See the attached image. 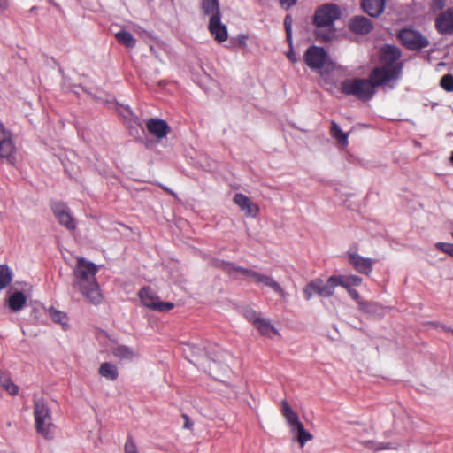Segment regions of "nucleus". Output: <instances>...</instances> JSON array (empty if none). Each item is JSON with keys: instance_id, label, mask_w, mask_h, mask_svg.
Returning <instances> with one entry per match:
<instances>
[{"instance_id": "nucleus-24", "label": "nucleus", "mask_w": 453, "mask_h": 453, "mask_svg": "<svg viewBox=\"0 0 453 453\" xmlns=\"http://www.w3.org/2000/svg\"><path fill=\"white\" fill-rule=\"evenodd\" d=\"M27 302V297L20 291H16L10 296L8 299V306L12 311H20Z\"/></svg>"}, {"instance_id": "nucleus-37", "label": "nucleus", "mask_w": 453, "mask_h": 453, "mask_svg": "<svg viewBox=\"0 0 453 453\" xmlns=\"http://www.w3.org/2000/svg\"><path fill=\"white\" fill-rule=\"evenodd\" d=\"M435 246L442 252L453 257V243L437 242Z\"/></svg>"}, {"instance_id": "nucleus-8", "label": "nucleus", "mask_w": 453, "mask_h": 453, "mask_svg": "<svg viewBox=\"0 0 453 453\" xmlns=\"http://www.w3.org/2000/svg\"><path fill=\"white\" fill-rule=\"evenodd\" d=\"M139 297L144 306L157 311H168L174 307L171 302H162L159 297L149 287H144L139 291Z\"/></svg>"}, {"instance_id": "nucleus-38", "label": "nucleus", "mask_w": 453, "mask_h": 453, "mask_svg": "<svg viewBox=\"0 0 453 453\" xmlns=\"http://www.w3.org/2000/svg\"><path fill=\"white\" fill-rule=\"evenodd\" d=\"M125 453H139L132 438H128L125 443Z\"/></svg>"}, {"instance_id": "nucleus-33", "label": "nucleus", "mask_w": 453, "mask_h": 453, "mask_svg": "<svg viewBox=\"0 0 453 453\" xmlns=\"http://www.w3.org/2000/svg\"><path fill=\"white\" fill-rule=\"evenodd\" d=\"M0 387L3 388L5 391H7L12 395H17L19 392L18 386L15 385L13 383V381L8 377H5L3 379V381L0 384Z\"/></svg>"}, {"instance_id": "nucleus-44", "label": "nucleus", "mask_w": 453, "mask_h": 453, "mask_svg": "<svg viewBox=\"0 0 453 453\" xmlns=\"http://www.w3.org/2000/svg\"><path fill=\"white\" fill-rule=\"evenodd\" d=\"M288 59L292 62V63H296L297 61V58L296 56V53L293 51V50H290L288 53Z\"/></svg>"}, {"instance_id": "nucleus-42", "label": "nucleus", "mask_w": 453, "mask_h": 453, "mask_svg": "<svg viewBox=\"0 0 453 453\" xmlns=\"http://www.w3.org/2000/svg\"><path fill=\"white\" fill-rule=\"evenodd\" d=\"M296 1L297 0H280V4L282 5H286L287 8H289L293 6L296 3Z\"/></svg>"}, {"instance_id": "nucleus-47", "label": "nucleus", "mask_w": 453, "mask_h": 453, "mask_svg": "<svg viewBox=\"0 0 453 453\" xmlns=\"http://www.w3.org/2000/svg\"><path fill=\"white\" fill-rule=\"evenodd\" d=\"M285 30H286L288 41L289 44H291V27H285Z\"/></svg>"}, {"instance_id": "nucleus-36", "label": "nucleus", "mask_w": 453, "mask_h": 453, "mask_svg": "<svg viewBox=\"0 0 453 453\" xmlns=\"http://www.w3.org/2000/svg\"><path fill=\"white\" fill-rule=\"evenodd\" d=\"M441 86L448 92L453 91V75L446 74L441 80Z\"/></svg>"}, {"instance_id": "nucleus-14", "label": "nucleus", "mask_w": 453, "mask_h": 453, "mask_svg": "<svg viewBox=\"0 0 453 453\" xmlns=\"http://www.w3.org/2000/svg\"><path fill=\"white\" fill-rule=\"evenodd\" d=\"M435 27L441 35L453 34V9L441 12L435 19Z\"/></svg>"}, {"instance_id": "nucleus-32", "label": "nucleus", "mask_w": 453, "mask_h": 453, "mask_svg": "<svg viewBox=\"0 0 453 453\" xmlns=\"http://www.w3.org/2000/svg\"><path fill=\"white\" fill-rule=\"evenodd\" d=\"M358 308L360 311L369 314H377L380 310V306L377 303L365 301L360 303V306Z\"/></svg>"}, {"instance_id": "nucleus-17", "label": "nucleus", "mask_w": 453, "mask_h": 453, "mask_svg": "<svg viewBox=\"0 0 453 453\" xmlns=\"http://www.w3.org/2000/svg\"><path fill=\"white\" fill-rule=\"evenodd\" d=\"M349 28L351 32L357 35H366L373 28L371 19L364 16H355L349 22Z\"/></svg>"}, {"instance_id": "nucleus-11", "label": "nucleus", "mask_w": 453, "mask_h": 453, "mask_svg": "<svg viewBox=\"0 0 453 453\" xmlns=\"http://www.w3.org/2000/svg\"><path fill=\"white\" fill-rule=\"evenodd\" d=\"M398 38L404 46L411 50H421L429 44L428 40L419 32L410 28L402 29L398 34Z\"/></svg>"}, {"instance_id": "nucleus-1", "label": "nucleus", "mask_w": 453, "mask_h": 453, "mask_svg": "<svg viewBox=\"0 0 453 453\" xmlns=\"http://www.w3.org/2000/svg\"><path fill=\"white\" fill-rule=\"evenodd\" d=\"M397 70L374 68L368 79H347L342 82V92L348 96H354L361 100H370L375 94L379 86L393 88L392 78L395 77Z\"/></svg>"}, {"instance_id": "nucleus-26", "label": "nucleus", "mask_w": 453, "mask_h": 453, "mask_svg": "<svg viewBox=\"0 0 453 453\" xmlns=\"http://www.w3.org/2000/svg\"><path fill=\"white\" fill-rule=\"evenodd\" d=\"M48 313L52 321L60 324L64 330H67L69 328L66 313L55 309L54 307L49 308Z\"/></svg>"}, {"instance_id": "nucleus-41", "label": "nucleus", "mask_w": 453, "mask_h": 453, "mask_svg": "<svg viewBox=\"0 0 453 453\" xmlns=\"http://www.w3.org/2000/svg\"><path fill=\"white\" fill-rule=\"evenodd\" d=\"M432 7L434 10H441L444 7V0H434Z\"/></svg>"}, {"instance_id": "nucleus-5", "label": "nucleus", "mask_w": 453, "mask_h": 453, "mask_svg": "<svg viewBox=\"0 0 453 453\" xmlns=\"http://www.w3.org/2000/svg\"><path fill=\"white\" fill-rule=\"evenodd\" d=\"M337 287L334 276H330L326 282L321 279H315L309 282L303 288V294L306 300H311L314 294L321 297H330L334 293Z\"/></svg>"}, {"instance_id": "nucleus-31", "label": "nucleus", "mask_w": 453, "mask_h": 453, "mask_svg": "<svg viewBox=\"0 0 453 453\" xmlns=\"http://www.w3.org/2000/svg\"><path fill=\"white\" fill-rule=\"evenodd\" d=\"M12 281V275L9 268L0 265V290L4 289Z\"/></svg>"}, {"instance_id": "nucleus-6", "label": "nucleus", "mask_w": 453, "mask_h": 453, "mask_svg": "<svg viewBox=\"0 0 453 453\" xmlns=\"http://www.w3.org/2000/svg\"><path fill=\"white\" fill-rule=\"evenodd\" d=\"M305 64L314 71L321 72L322 68L330 62L329 56L322 47L312 45L309 47L304 55Z\"/></svg>"}, {"instance_id": "nucleus-12", "label": "nucleus", "mask_w": 453, "mask_h": 453, "mask_svg": "<svg viewBox=\"0 0 453 453\" xmlns=\"http://www.w3.org/2000/svg\"><path fill=\"white\" fill-rule=\"evenodd\" d=\"M54 216L59 224L68 230H74L76 227L75 220L71 214L68 206L63 203L55 202L51 204Z\"/></svg>"}, {"instance_id": "nucleus-46", "label": "nucleus", "mask_w": 453, "mask_h": 453, "mask_svg": "<svg viewBox=\"0 0 453 453\" xmlns=\"http://www.w3.org/2000/svg\"><path fill=\"white\" fill-rule=\"evenodd\" d=\"M183 418L185 419L184 427L188 429L190 428L192 426V422L190 421L187 415H183Z\"/></svg>"}, {"instance_id": "nucleus-49", "label": "nucleus", "mask_w": 453, "mask_h": 453, "mask_svg": "<svg viewBox=\"0 0 453 453\" xmlns=\"http://www.w3.org/2000/svg\"><path fill=\"white\" fill-rule=\"evenodd\" d=\"M245 40H246V37H245V36H242V40H241V43H242L243 45H245Z\"/></svg>"}, {"instance_id": "nucleus-51", "label": "nucleus", "mask_w": 453, "mask_h": 453, "mask_svg": "<svg viewBox=\"0 0 453 453\" xmlns=\"http://www.w3.org/2000/svg\"><path fill=\"white\" fill-rule=\"evenodd\" d=\"M451 235H452V238H453V230H452Z\"/></svg>"}, {"instance_id": "nucleus-45", "label": "nucleus", "mask_w": 453, "mask_h": 453, "mask_svg": "<svg viewBox=\"0 0 453 453\" xmlns=\"http://www.w3.org/2000/svg\"><path fill=\"white\" fill-rule=\"evenodd\" d=\"M292 26V18L290 15H287L284 19V27H291Z\"/></svg>"}, {"instance_id": "nucleus-22", "label": "nucleus", "mask_w": 453, "mask_h": 453, "mask_svg": "<svg viewBox=\"0 0 453 453\" xmlns=\"http://www.w3.org/2000/svg\"><path fill=\"white\" fill-rule=\"evenodd\" d=\"M337 286H341L346 289L352 288L353 286H360L362 278L357 275H334Z\"/></svg>"}, {"instance_id": "nucleus-48", "label": "nucleus", "mask_w": 453, "mask_h": 453, "mask_svg": "<svg viewBox=\"0 0 453 453\" xmlns=\"http://www.w3.org/2000/svg\"><path fill=\"white\" fill-rule=\"evenodd\" d=\"M8 4H9L8 0H0V8L2 10L6 9L8 7Z\"/></svg>"}, {"instance_id": "nucleus-20", "label": "nucleus", "mask_w": 453, "mask_h": 453, "mask_svg": "<svg viewBox=\"0 0 453 453\" xmlns=\"http://www.w3.org/2000/svg\"><path fill=\"white\" fill-rule=\"evenodd\" d=\"M361 6L371 17H379L385 9V0H362Z\"/></svg>"}, {"instance_id": "nucleus-40", "label": "nucleus", "mask_w": 453, "mask_h": 453, "mask_svg": "<svg viewBox=\"0 0 453 453\" xmlns=\"http://www.w3.org/2000/svg\"><path fill=\"white\" fill-rule=\"evenodd\" d=\"M363 444H364L365 447H366L368 449H374V450H379V449H385L384 447L377 446L376 443L373 441H365L363 442Z\"/></svg>"}, {"instance_id": "nucleus-2", "label": "nucleus", "mask_w": 453, "mask_h": 453, "mask_svg": "<svg viewBox=\"0 0 453 453\" xmlns=\"http://www.w3.org/2000/svg\"><path fill=\"white\" fill-rule=\"evenodd\" d=\"M97 266L84 258H79L73 270L74 280L73 286L77 288L93 305H98L103 300L99 285L96 279Z\"/></svg>"}, {"instance_id": "nucleus-52", "label": "nucleus", "mask_w": 453, "mask_h": 453, "mask_svg": "<svg viewBox=\"0 0 453 453\" xmlns=\"http://www.w3.org/2000/svg\"><path fill=\"white\" fill-rule=\"evenodd\" d=\"M450 332L453 334V329H451Z\"/></svg>"}, {"instance_id": "nucleus-4", "label": "nucleus", "mask_w": 453, "mask_h": 453, "mask_svg": "<svg viewBox=\"0 0 453 453\" xmlns=\"http://www.w3.org/2000/svg\"><path fill=\"white\" fill-rule=\"evenodd\" d=\"M222 268L228 273H232L233 272L239 273L240 274L245 276L248 279H250L253 282L257 284H260L262 286H265L270 288L273 292L280 296L281 297H285L286 293L280 285L271 276L261 274L256 271L246 269L240 266H235L234 265L228 262H222Z\"/></svg>"}, {"instance_id": "nucleus-15", "label": "nucleus", "mask_w": 453, "mask_h": 453, "mask_svg": "<svg viewBox=\"0 0 453 453\" xmlns=\"http://www.w3.org/2000/svg\"><path fill=\"white\" fill-rule=\"evenodd\" d=\"M220 19L221 16L210 17L208 29L216 41L223 42L227 40L228 33L226 26Z\"/></svg>"}, {"instance_id": "nucleus-16", "label": "nucleus", "mask_w": 453, "mask_h": 453, "mask_svg": "<svg viewBox=\"0 0 453 453\" xmlns=\"http://www.w3.org/2000/svg\"><path fill=\"white\" fill-rule=\"evenodd\" d=\"M234 202L248 217L256 218L259 213V207L242 193L234 195Z\"/></svg>"}, {"instance_id": "nucleus-30", "label": "nucleus", "mask_w": 453, "mask_h": 453, "mask_svg": "<svg viewBox=\"0 0 453 453\" xmlns=\"http://www.w3.org/2000/svg\"><path fill=\"white\" fill-rule=\"evenodd\" d=\"M281 405H282V413L290 426H292L293 425L299 422L297 415L294 412L292 408L289 406V404L286 401H283Z\"/></svg>"}, {"instance_id": "nucleus-50", "label": "nucleus", "mask_w": 453, "mask_h": 453, "mask_svg": "<svg viewBox=\"0 0 453 453\" xmlns=\"http://www.w3.org/2000/svg\"><path fill=\"white\" fill-rule=\"evenodd\" d=\"M450 160L453 163V151H452V154H451V157H450Z\"/></svg>"}, {"instance_id": "nucleus-35", "label": "nucleus", "mask_w": 453, "mask_h": 453, "mask_svg": "<svg viewBox=\"0 0 453 453\" xmlns=\"http://www.w3.org/2000/svg\"><path fill=\"white\" fill-rule=\"evenodd\" d=\"M245 318L251 322L254 326L262 319V317L254 310L247 309L244 311Z\"/></svg>"}, {"instance_id": "nucleus-39", "label": "nucleus", "mask_w": 453, "mask_h": 453, "mask_svg": "<svg viewBox=\"0 0 453 453\" xmlns=\"http://www.w3.org/2000/svg\"><path fill=\"white\" fill-rule=\"evenodd\" d=\"M349 295L357 303L358 307L360 306V303H363V299L360 297L358 292L354 288L347 289Z\"/></svg>"}, {"instance_id": "nucleus-23", "label": "nucleus", "mask_w": 453, "mask_h": 453, "mask_svg": "<svg viewBox=\"0 0 453 453\" xmlns=\"http://www.w3.org/2000/svg\"><path fill=\"white\" fill-rule=\"evenodd\" d=\"M99 374L108 380H115L119 376L118 367L110 362L102 363L99 367Z\"/></svg>"}, {"instance_id": "nucleus-21", "label": "nucleus", "mask_w": 453, "mask_h": 453, "mask_svg": "<svg viewBox=\"0 0 453 453\" xmlns=\"http://www.w3.org/2000/svg\"><path fill=\"white\" fill-rule=\"evenodd\" d=\"M291 432L294 438L302 447L312 439L311 434L304 429L303 425L300 421L291 426Z\"/></svg>"}, {"instance_id": "nucleus-19", "label": "nucleus", "mask_w": 453, "mask_h": 453, "mask_svg": "<svg viewBox=\"0 0 453 453\" xmlns=\"http://www.w3.org/2000/svg\"><path fill=\"white\" fill-rule=\"evenodd\" d=\"M146 126L149 132L157 139L165 137L170 131L168 124L162 119H150Z\"/></svg>"}, {"instance_id": "nucleus-28", "label": "nucleus", "mask_w": 453, "mask_h": 453, "mask_svg": "<svg viewBox=\"0 0 453 453\" xmlns=\"http://www.w3.org/2000/svg\"><path fill=\"white\" fill-rule=\"evenodd\" d=\"M330 133L332 137L336 139L342 145H348L349 134L342 132L341 127L334 121L331 123Z\"/></svg>"}, {"instance_id": "nucleus-3", "label": "nucleus", "mask_w": 453, "mask_h": 453, "mask_svg": "<svg viewBox=\"0 0 453 453\" xmlns=\"http://www.w3.org/2000/svg\"><path fill=\"white\" fill-rule=\"evenodd\" d=\"M34 418L37 433L45 439H52L55 426L52 423L51 411L43 399H34Z\"/></svg>"}, {"instance_id": "nucleus-7", "label": "nucleus", "mask_w": 453, "mask_h": 453, "mask_svg": "<svg viewBox=\"0 0 453 453\" xmlns=\"http://www.w3.org/2000/svg\"><path fill=\"white\" fill-rule=\"evenodd\" d=\"M401 57V51L397 47L392 45H386L381 50V59L383 65L381 66H378L377 68L388 69L390 70H397V73L395 77L392 78V81L397 80L400 77L402 73V65L399 62V58Z\"/></svg>"}, {"instance_id": "nucleus-27", "label": "nucleus", "mask_w": 453, "mask_h": 453, "mask_svg": "<svg viewBox=\"0 0 453 453\" xmlns=\"http://www.w3.org/2000/svg\"><path fill=\"white\" fill-rule=\"evenodd\" d=\"M255 326L264 336L273 337L279 334L278 330L271 324V322L264 318H262Z\"/></svg>"}, {"instance_id": "nucleus-43", "label": "nucleus", "mask_w": 453, "mask_h": 453, "mask_svg": "<svg viewBox=\"0 0 453 453\" xmlns=\"http://www.w3.org/2000/svg\"><path fill=\"white\" fill-rule=\"evenodd\" d=\"M332 35H333V32L332 31H329L326 35H322V32L321 30H319L317 32V36H321L323 37L324 40H329L331 37H332Z\"/></svg>"}, {"instance_id": "nucleus-9", "label": "nucleus", "mask_w": 453, "mask_h": 453, "mask_svg": "<svg viewBox=\"0 0 453 453\" xmlns=\"http://www.w3.org/2000/svg\"><path fill=\"white\" fill-rule=\"evenodd\" d=\"M340 10L335 4H325L319 7L314 15V23L318 27H326L339 19Z\"/></svg>"}, {"instance_id": "nucleus-25", "label": "nucleus", "mask_w": 453, "mask_h": 453, "mask_svg": "<svg viewBox=\"0 0 453 453\" xmlns=\"http://www.w3.org/2000/svg\"><path fill=\"white\" fill-rule=\"evenodd\" d=\"M202 9L210 17L221 16L219 0H202Z\"/></svg>"}, {"instance_id": "nucleus-10", "label": "nucleus", "mask_w": 453, "mask_h": 453, "mask_svg": "<svg viewBox=\"0 0 453 453\" xmlns=\"http://www.w3.org/2000/svg\"><path fill=\"white\" fill-rule=\"evenodd\" d=\"M15 151L12 134L0 121V157L7 163L13 165L15 162Z\"/></svg>"}, {"instance_id": "nucleus-29", "label": "nucleus", "mask_w": 453, "mask_h": 453, "mask_svg": "<svg viewBox=\"0 0 453 453\" xmlns=\"http://www.w3.org/2000/svg\"><path fill=\"white\" fill-rule=\"evenodd\" d=\"M116 39L117 41L127 47V48H134L136 44V40L134 39V37L127 31H125V30H121L119 32H118L116 35Z\"/></svg>"}, {"instance_id": "nucleus-13", "label": "nucleus", "mask_w": 453, "mask_h": 453, "mask_svg": "<svg viewBox=\"0 0 453 453\" xmlns=\"http://www.w3.org/2000/svg\"><path fill=\"white\" fill-rule=\"evenodd\" d=\"M348 256L349 263L356 271L366 275H369L372 273L374 263L372 259L364 257L352 250L348 252Z\"/></svg>"}, {"instance_id": "nucleus-18", "label": "nucleus", "mask_w": 453, "mask_h": 453, "mask_svg": "<svg viewBox=\"0 0 453 453\" xmlns=\"http://www.w3.org/2000/svg\"><path fill=\"white\" fill-rule=\"evenodd\" d=\"M114 357L120 361H132L139 356L138 351L124 344H115L110 349Z\"/></svg>"}, {"instance_id": "nucleus-34", "label": "nucleus", "mask_w": 453, "mask_h": 453, "mask_svg": "<svg viewBox=\"0 0 453 453\" xmlns=\"http://www.w3.org/2000/svg\"><path fill=\"white\" fill-rule=\"evenodd\" d=\"M209 358L211 359V362L208 365H206L205 364L203 363H200V364H197V365L201 366L202 368H203L205 371L208 369V372L209 373L214 377V378H217L218 379V372H216V368L218 367L219 365V359L217 360L215 357H209Z\"/></svg>"}]
</instances>
